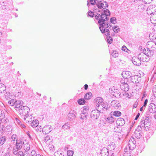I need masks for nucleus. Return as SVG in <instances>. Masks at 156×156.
<instances>
[{"mask_svg":"<svg viewBox=\"0 0 156 156\" xmlns=\"http://www.w3.org/2000/svg\"><path fill=\"white\" fill-rule=\"evenodd\" d=\"M107 121L110 123H112L114 121V119L112 116H111L110 117H108Z\"/></svg>","mask_w":156,"mask_h":156,"instance_id":"nucleus-42","label":"nucleus"},{"mask_svg":"<svg viewBox=\"0 0 156 156\" xmlns=\"http://www.w3.org/2000/svg\"><path fill=\"white\" fill-rule=\"evenodd\" d=\"M156 7L154 5H151L147 9V13L148 15H152L155 12Z\"/></svg>","mask_w":156,"mask_h":156,"instance_id":"nucleus-5","label":"nucleus"},{"mask_svg":"<svg viewBox=\"0 0 156 156\" xmlns=\"http://www.w3.org/2000/svg\"><path fill=\"white\" fill-rule=\"evenodd\" d=\"M38 124V121L37 120H34L31 123V125L33 127H36Z\"/></svg>","mask_w":156,"mask_h":156,"instance_id":"nucleus-27","label":"nucleus"},{"mask_svg":"<svg viewBox=\"0 0 156 156\" xmlns=\"http://www.w3.org/2000/svg\"><path fill=\"white\" fill-rule=\"evenodd\" d=\"M121 89L124 91H127L129 90V86L128 84L125 83H122L120 86Z\"/></svg>","mask_w":156,"mask_h":156,"instance_id":"nucleus-17","label":"nucleus"},{"mask_svg":"<svg viewBox=\"0 0 156 156\" xmlns=\"http://www.w3.org/2000/svg\"><path fill=\"white\" fill-rule=\"evenodd\" d=\"M148 109L151 113H155L156 112V105L153 103H151L148 105Z\"/></svg>","mask_w":156,"mask_h":156,"instance_id":"nucleus-14","label":"nucleus"},{"mask_svg":"<svg viewBox=\"0 0 156 156\" xmlns=\"http://www.w3.org/2000/svg\"><path fill=\"white\" fill-rule=\"evenodd\" d=\"M122 75L124 78L128 79L131 78L133 74L129 71H123L122 72Z\"/></svg>","mask_w":156,"mask_h":156,"instance_id":"nucleus-15","label":"nucleus"},{"mask_svg":"<svg viewBox=\"0 0 156 156\" xmlns=\"http://www.w3.org/2000/svg\"><path fill=\"white\" fill-rule=\"evenodd\" d=\"M37 154H36V152L35 150H33L30 153V156H37Z\"/></svg>","mask_w":156,"mask_h":156,"instance_id":"nucleus-48","label":"nucleus"},{"mask_svg":"<svg viewBox=\"0 0 156 156\" xmlns=\"http://www.w3.org/2000/svg\"><path fill=\"white\" fill-rule=\"evenodd\" d=\"M6 139L5 136H2L0 137V146H2L6 141Z\"/></svg>","mask_w":156,"mask_h":156,"instance_id":"nucleus-29","label":"nucleus"},{"mask_svg":"<svg viewBox=\"0 0 156 156\" xmlns=\"http://www.w3.org/2000/svg\"><path fill=\"white\" fill-rule=\"evenodd\" d=\"M102 12L101 11L100 13L101 14V18L102 19H105V18L107 17V18H109L108 17V16H109L110 15V12L108 9L105 10H102Z\"/></svg>","mask_w":156,"mask_h":156,"instance_id":"nucleus-8","label":"nucleus"},{"mask_svg":"<svg viewBox=\"0 0 156 156\" xmlns=\"http://www.w3.org/2000/svg\"><path fill=\"white\" fill-rule=\"evenodd\" d=\"M156 20V13L155 14H153L151 15L150 20Z\"/></svg>","mask_w":156,"mask_h":156,"instance_id":"nucleus-49","label":"nucleus"},{"mask_svg":"<svg viewBox=\"0 0 156 156\" xmlns=\"http://www.w3.org/2000/svg\"><path fill=\"white\" fill-rule=\"evenodd\" d=\"M73 154V151H67V155L68 156H72Z\"/></svg>","mask_w":156,"mask_h":156,"instance_id":"nucleus-47","label":"nucleus"},{"mask_svg":"<svg viewBox=\"0 0 156 156\" xmlns=\"http://www.w3.org/2000/svg\"><path fill=\"white\" fill-rule=\"evenodd\" d=\"M143 128H142L140 126H138L137 128L136 129L135 131H138V132H140V133H142V129Z\"/></svg>","mask_w":156,"mask_h":156,"instance_id":"nucleus-44","label":"nucleus"},{"mask_svg":"<svg viewBox=\"0 0 156 156\" xmlns=\"http://www.w3.org/2000/svg\"><path fill=\"white\" fill-rule=\"evenodd\" d=\"M136 141L135 140L134 138L132 137L129 140L128 145L126 146V148L127 149L128 148L129 150H133L136 147Z\"/></svg>","mask_w":156,"mask_h":156,"instance_id":"nucleus-3","label":"nucleus"},{"mask_svg":"<svg viewBox=\"0 0 156 156\" xmlns=\"http://www.w3.org/2000/svg\"><path fill=\"white\" fill-rule=\"evenodd\" d=\"M100 112L96 110H94L91 111L90 116L91 118L93 119H97L99 116Z\"/></svg>","mask_w":156,"mask_h":156,"instance_id":"nucleus-7","label":"nucleus"},{"mask_svg":"<svg viewBox=\"0 0 156 156\" xmlns=\"http://www.w3.org/2000/svg\"><path fill=\"white\" fill-rule=\"evenodd\" d=\"M76 112L74 110L70 111L68 115L69 120L71 121L74 119L76 117Z\"/></svg>","mask_w":156,"mask_h":156,"instance_id":"nucleus-13","label":"nucleus"},{"mask_svg":"<svg viewBox=\"0 0 156 156\" xmlns=\"http://www.w3.org/2000/svg\"><path fill=\"white\" fill-rule=\"evenodd\" d=\"M111 105L114 108H116L119 107L120 104L117 100H113L111 102Z\"/></svg>","mask_w":156,"mask_h":156,"instance_id":"nucleus-25","label":"nucleus"},{"mask_svg":"<svg viewBox=\"0 0 156 156\" xmlns=\"http://www.w3.org/2000/svg\"><path fill=\"white\" fill-rule=\"evenodd\" d=\"M90 4L93 5H94L96 4L97 5V2L96 0H90Z\"/></svg>","mask_w":156,"mask_h":156,"instance_id":"nucleus-55","label":"nucleus"},{"mask_svg":"<svg viewBox=\"0 0 156 156\" xmlns=\"http://www.w3.org/2000/svg\"><path fill=\"white\" fill-rule=\"evenodd\" d=\"M108 37H107V41L109 44H111L112 41V38L109 36Z\"/></svg>","mask_w":156,"mask_h":156,"instance_id":"nucleus-45","label":"nucleus"},{"mask_svg":"<svg viewBox=\"0 0 156 156\" xmlns=\"http://www.w3.org/2000/svg\"><path fill=\"white\" fill-rule=\"evenodd\" d=\"M78 103L79 105H83L85 104V101L83 98H81L78 100Z\"/></svg>","mask_w":156,"mask_h":156,"instance_id":"nucleus-35","label":"nucleus"},{"mask_svg":"<svg viewBox=\"0 0 156 156\" xmlns=\"http://www.w3.org/2000/svg\"><path fill=\"white\" fill-rule=\"evenodd\" d=\"M5 98H9L11 99L12 96L11 95H10V93H7L6 92V95H5Z\"/></svg>","mask_w":156,"mask_h":156,"instance_id":"nucleus-53","label":"nucleus"},{"mask_svg":"<svg viewBox=\"0 0 156 156\" xmlns=\"http://www.w3.org/2000/svg\"><path fill=\"white\" fill-rule=\"evenodd\" d=\"M147 44L149 48L151 50L153 49L154 50V49L156 48V43L154 41H148L147 42Z\"/></svg>","mask_w":156,"mask_h":156,"instance_id":"nucleus-20","label":"nucleus"},{"mask_svg":"<svg viewBox=\"0 0 156 156\" xmlns=\"http://www.w3.org/2000/svg\"><path fill=\"white\" fill-rule=\"evenodd\" d=\"M54 155L55 156H58V155L59 156H64V155H63L62 153L60 152V151H57L55 152L54 153Z\"/></svg>","mask_w":156,"mask_h":156,"instance_id":"nucleus-43","label":"nucleus"},{"mask_svg":"<svg viewBox=\"0 0 156 156\" xmlns=\"http://www.w3.org/2000/svg\"><path fill=\"white\" fill-rule=\"evenodd\" d=\"M132 61L133 63L136 66H139L141 64V61L140 59L138 58H138L133 57Z\"/></svg>","mask_w":156,"mask_h":156,"instance_id":"nucleus-16","label":"nucleus"},{"mask_svg":"<svg viewBox=\"0 0 156 156\" xmlns=\"http://www.w3.org/2000/svg\"><path fill=\"white\" fill-rule=\"evenodd\" d=\"M101 14L97 13L95 16V19L98 20V23L100 26L99 28L102 33L105 32V28L106 27H109L107 21L109 20V18L107 17L105 18V19L101 18Z\"/></svg>","mask_w":156,"mask_h":156,"instance_id":"nucleus-1","label":"nucleus"},{"mask_svg":"<svg viewBox=\"0 0 156 156\" xmlns=\"http://www.w3.org/2000/svg\"><path fill=\"white\" fill-rule=\"evenodd\" d=\"M138 58L140 59L141 61L147 62L149 60V56L144 53H140L138 55Z\"/></svg>","mask_w":156,"mask_h":156,"instance_id":"nucleus-6","label":"nucleus"},{"mask_svg":"<svg viewBox=\"0 0 156 156\" xmlns=\"http://www.w3.org/2000/svg\"><path fill=\"white\" fill-rule=\"evenodd\" d=\"M97 6L98 8V12H100V10H99V9L102 8L104 9H106L108 7V3L106 2H97Z\"/></svg>","mask_w":156,"mask_h":156,"instance_id":"nucleus-4","label":"nucleus"},{"mask_svg":"<svg viewBox=\"0 0 156 156\" xmlns=\"http://www.w3.org/2000/svg\"><path fill=\"white\" fill-rule=\"evenodd\" d=\"M145 122H151V120L149 119V117H146L145 119H144Z\"/></svg>","mask_w":156,"mask_h":156,"instance_id":"nucleus-59","label":"nucleus"},{"mask_svg":"<svg viewBox=\"0 0 156 156\" xmlns=\"http://www.w3.org/2000/svg\"><path fill=\"white\" fill-rule=\"evenodd\" d=\"M91 93L90 92H89L86 94L84 96V98L86 99H90L92 97Z\"/></svg>","mask_w":156,"mask_h":156,"instance_id":"nucleus-33","label":"nucleus"},{"mask_svg":"<svg viewBox=\"0 0 156 156\" xmlns=\"http://www.w3.org/2000/svg\"><path fill=\"white\" fill-rule=\"evenodd\" d=\"M112 55L114 57H117L119 55V54L116 51H113L112 53Z\"/></svg>","mask_w":156,"mask_h":156,"instance_id":"nucleus-38","label":"nucleus"},{"mask_svg":"<svg viewBox=\"0 0 156 156\" xmlns=\"http://www.w3.org/2000/svg\"><path fill=\"white\" fill-rule=\"evenodd\" d=\"M23 103L22 101L20 100L17 101H16L15 108L17 111H19L21 107H23Z\"/></svg>","mask_w":156,"mask_h":156,"instance_id":"nucleus-18","label":"nucleus"},{"mask_svg":"<svg viewBox=\"0 0 156 156\" xmlns=\"http://www.w3.org/2000/svg\"><path fill=\"white\" fill-rule=\"evenodd\" d=\"M5 115V113L2 112L1 110H0V118H1L4 117Z\"/></svg>","mask_w":156,"mask_h":156,"instance_id":"nucleus-56","label":"nucleus"},{"mask_svg":"<svg viewBox=\"0 0 156 156\" xmlns=\"http://www.w3.org/2000/svg\"><path fill=\"white\" fill-rule=\"evenodd\" d=\"M50 139V137L49 136H47L44 139V142H46L48 141Z\"/></svg>","mask_w":156,"mask_h":156,"instance_id":"nucleus-58","label":"nucleus"},{"mask_svg":"<svg viewBox=\"0 0 156 156\" xmlns=\"http://www.w3.org/2000/svg\"><path fill=\"white\" fill-rule=\"evenodd\" d=\"M116 123L118 126H122L125 124V121L123 118H119L116 121Z\"/></svg>","mask_w":156,"mask_h":156,"instance_id":"nucleus-22","label":"nucleus"},{"mask_svg":"<svg viewBox=\"0 0 156 156\" xmlns=\"http://www.w3.org/2000/svg\"><path fill=\"white\" fill-rule=\"evenodd\" d=\"M114 93H116L119 96L121 97L122 96L121 93H120L119 91L117 89L116 90H115V91H114Z\"/></svg>","mask_w":156,"mask_h":156,"instance_id":"nucleus-54","label":"nucleus"},{"mask_svg":"<svg viewBox=\"0 0 156 156\" xmlns=\"http://www.w3.org/2000/svg\"><path fill=\"white\" fill-rule=\"evenodd\" d=\"M103 99L101 97H97L94 100V103L96 105V107H97L98 105H99L104 103L103 102Z\"/></svg>","mask_w":156,"mask_h":156,"instance_id":"nucleus-19","label":"nucleus"},{"mask_svg":"<svg viewBox=\"0 0 156 156\" xmlns=\"http://www.w3.org/2000/svg\"><path fill=\"white\" fill-rule=\"evenodd\" d=\"M145 129H146V128L147 127V129H148L151 126V122H145Z\"/></svg>","mask_w":156,"mask_h":156,"instance_id":"nucleus-37","label":"nucleus"},{"mask_svg":"<svg viewBox=\"0 0 156 156\" xmlns=\"http://www.w3.org/2000/svg\"><path fill=\"white\" fill-rule=\"evenodd\" d=\"M122 50L126 52H127V50L128 49L127 48L126 46H123L122 47Z\"/></svg>","mask_w":156,"mask_h":156,"instance_id":"nucleus-60","label":"nucleus"},{"mask_svg":"<svg viewBox=\"0 0 156 156\" xmlns=\"http://www.w3.org/2000/svg\"><path fill=\"white\" fill-rule=\"evenodd\" d=\"M51 126L49 125H46L42 129V132L44 134H47L52 129Z\"/></svg>","mask_w":156,"mask_h":156,"instance_id":"nucleus-12","label":"nucleus"},{"mask_svg":"<svg viewBox=\"0 0 156 156\" xmlns=\"http://www.w3.org/2000/svg\"><path fill=\"white\" fill-rule=\"evenodd\" d=\"M134 133L137 139H139L142 136V133H141L138 131H135Z\"/></svg>","mask_w":156,"mask_h":156,"instance_id":"nucleus-31","label":"nucleus"},{"mask_svg":"<svg viewBox=\"0 0 156 156\" xmlns=\"http://www.w3.org/2000/svg\"><path fill=\"white\" fill-rule=\"evenodd\" d=\"M30 111V109L28 107L23 106L21 107L18 111L20 116L26 122H29L30 121V122L31 116H29L28 114Z\"/></svg>","mask_w":156,"mask_h":156,"instance_id":"nucleus-2","label":"nucleus"},{"mask_svg":"<svg viewBox=\"0 0 156 156\" xmlns=\"http://www.w3.org/2000/svg\"><path fill=\"white\" fill-rule=\"evenodd\" d=\"M6 90V87L3 84L0 83V94L3 93L5 92Z\"/></svg>","mask_w":156,"mask_h":156,"instance_id":"nucleus-26","label":"nucleus"},{"mask_svg":"<svg viewBox=\"0 0 156 156\" xmlns=\"http://www.w3.org/2000/svg\"><path fill=\"white\" fill-rule=\"evenodd\" d=\"M16 150H20L21 149L23 143L21 141H17V139H16Z\"/></svg>","mask_w":156,"mask_h":156,"instance_id":"nucleus-24","label":"nucleus"},{"mask_svg":"<svg viewBox=\"0 0 156 156\" xmlns=\"http://www.w3.org/2000/svg\"><path fill=\"white\" fill-rule=\"evenodd\" d=\"M5 126L3 124H0V131H2L4 129H5Z\"/></svg>","mask_w":156,"mask_h":156,"instance_id":"nucleus-57","label":"nucleus"},{"mask_svg":"<svg viewBox=\"0 0 156 156\" xmlns=\"http://www.w3.org/2000/svg\"><path fill=\"white\" fill-rule=\"evenodd\" d=\"M131 81L133 83H138L141 80V77L138 75H133L131 77Z\"/></svg>","mask_w":156,"mask_h":156,"instance_id":"nucleus-10","label":"nucleus"},{"mask_svg":"<svg viewBox=\"0 0 156 156\" xmlns=\"http://www.w3.org/2000/svg\"><path fill=\"white\" fill-rule=\"evenodd\" d=\"M140 113H138L137 114V115H136L134 120H137V119H138V118L139 117L140 115Z\"/></svg>","mask_w":156,"mask_h":156,"instance_id":"nucleus-64","label":"nucleus"},{"mask_svg":"<svg viewBox=\"0 0 156 156\" xmlns=\"http://www.w3.org/2000/svg\"><path fill=\"white\" fill-rule=\"evenodd\" d=\"M87 110L83 109L80 114V118L82 119L86 120L87 119Z\"/></svg>","mask_w":156,"mask_h":156,"instance_id":"nucleus-21","label":"nucleus"},{"mask_svg":"<svg viewBox=\"0 0 156 156\" xmlns=\"http://www.w3.org/2000/svg\"><path fill=\"white\" fill-rule=\"evenodd\" d=\"M152 91L154 97L156 98V85L153 87Z\"/></svg>","mask_w":156,"mask_h":156,"instance_id":"nucleus-46","label":"nucleus"},{"mask_svg":"<svg viewBox=\"0 0 156 156\" xmlns=\"http://www.w3.org/2000/svg\"><path fill=\"white\" fill-rule=\"evenodd\" d=\"M16 136V135H13L11 137V139H12V141L13 143H15V141H16V139H15Z\"/></svg>","mask_w":156,"mask_h":156,"instance_id":"nucleus-51","label":"nucleus"},{"mask_svg":"<svg viewBox=\"0 0 156 156\" xmlns=\"http://www.w3.org/2000/svg\"><path fill=\"white\" fill-rule=\"evenodd\" d=\"M145 122L144 121V118H143L141 119L140 123V125L139 126H140L144 128H145Z\"/></svg>","mask_w":156,"mask_h":156,"instance_id":"nucleus-30","label":"nucleus"},{"mask_svg":"<svg viewBox=\"0 0 156 156\" xmlns=\"http://www.w3.org/2000/svg\"><path fill=\"white\" fill-rule=\"evenodd\" d=\"M147 102H148V100H147L146 99L144 101V105H143V106H144V109L145 108L147 105Z\"/></svg>","mask_w":156,"mask_h":156,"instance_id":"nucleus-61","label":"nucleus"},{"mask_svg":"<svg viewBox=\"0 0 156 156\" xmlns=\"http://www.w3.org/2000/svg\"><path fill=\"white\" fill-rule=\"evenodd\" d=\"M18 150H16V149H13V154L16 155V156H18V154H19V151H18Z\"/></svg>","mask_w":156,"mask_h":156,"instance_id":"nucleus-40","label":"nucleus"},{"mask_svg":"<svg viewBox=\"0 0 156 156\" xmlns=\"http://www.w3.org/2000/svg\"><path fill=\"white\" fill-rule=\"evenodd\" d=\"M121 115V113L119 111H115L113 112V115L116 117L119 116Z\"/></svg>","mask_w":156,"mask_h":156,"instance_id":"nucleus-34","label":"nucleus"},{"mask_svg":"<svg viewBox=\"0 0 156 156\" xmlns=\"http://www.w3.org/2000/svg\"><path fill=\"white\" fill-rule=\"evenodd\" d=\"M70 123L67 122L65 123L62 127V129L64 130L68 129L70 128Z\"/></svg>","mask_w":156,"mask_h":156,"instance_id":"nucleus-28","label":"nucleus"},{"mask_svg":"<svg viewBox=\"0 0 156 156\" xmlns=\"http://www.w3.org/2000/svg\"><path fill=\"white\" fill-rule=\"evenodd\" d=\"M24 149L26 151H28L30 149V145L28 144H26L25 145Z\"/></svg>","mask_w":156,"mask_h":156,"instance_id":"nucleus-41","label":"nucleus"},{"mask_svg":"<svg viewBox=\"0 0 156 156\" xmlns=\"http://www.w3.org/2000/svg\"><path fill=\"white\" fill-rule=\"evenodd\" d=\"M19 154L18 156H24L23 155V152L21 151H19Z\"/></svg>","mask_w":156,"mask_h":156,"instance_id":"nucleus-62","label":"nucleus"},{"mask_svg":"<svg viewBox=\"0 0 156 156\" xmlns=\"http://www.w3.org/2000/svg\"><path fill=\"white\" fill-rule=\"evenodd\" d=\"M113 31L115 33H118L120 31V29L119 27L117 26H115L114 27H112Z\"/></svg>","mask_w":156,"mask_h":156,"instance_id":"nucleus-36","label":"nucleus"},{"mask_svg":"<svg viewBox=\"0 0 156 156\" xmlns=\"http://www.w3.org/2000/svg\"><path fill=\"white\" fill-rule=\"evenodd\" d=\"M137 104H138V102L137 101H136L133 105V108H136L137 106Z\"/></svg>","mask_w":156,"mask_h":156,"instance_id":"nucleus-63","label":"nucleus"},{"mask_svg":"<svg viewBox=\"0 0 156 156\" xmlns=\"http://www.w3.org/2000/svg\"><path fill=\"white\" fill-rule=\"evenodd\" d=\"M108 106L107 104L106 103H102V104H101L100 105H98L97 107H96V110L98 111L99 112H101V111H102L103 110H106L107 108V107Z\"/></svg>","mask_w":156,"mask_h":156,"instance_id":"nucleus-9","label":"nucleus"},{"mask_svg":"<svg viewBox=\"0 0 156 156\" xmlns=\"http://www.w3.org/2000/svg\"><path fill=\"white\" fill-rule=\"evenodd\" d=\"M100 153L101 156H108L109 155L108 150L106 148H103L101 150Z\"/></svg>","mask_w":156,"mask_h":156,"instance_id":"nucleus-23","label":"nucleus"},{"mask_svg":"<svg viewBox=\"0 0 156 156\" xmlns=\"http://www.w3.org/2000/svg\"><path fill=\"white\" fill-rule=\"evenodd\" d=\"M87 14L88 16L91 17H93L94 16V13L91 11L88 12Z\"/></svg>","mask_w":156,"mask_h":156,"instance_id":"nucleus-52","label":"nucleus"},{"mask_svg":"<svg viewBox=\"0 0 156 156\" xmlns=\"http://www.w3.org/2000/svg\"><path fill=\"white\" fill-rule=\"evenodd\" d=\"M107 28H105V32L103 33H105V31L106 34H105L107 36H108L110 35V34H109L110 31L108 29H106Z\"/></svg>","mask_w":156,"mask_h":156,"instance_id":"nucleus-50","label":"nucleus"},{"mask_svg":"<svg viewBox=\"0 0 156 156\" xmlns=\"http://www.w3.org/2000/svg\"><path fill=\"white\" fill-rule=\"evenodd\" d=\"M154 49L151 50L149 48H144L143 50V53L144 54L147 55L148 56H151L154 53Z\"/></svg>","mask_w":156,"mask_h":156,"instance_id":"nucleus-11","label":"nucleus"},{"mask_svg":"<svg viewBox=\"0 0 156 156\" xmlns=\"http://www.w3.org/2000/svg\"><path fill=\"white\" fill-rule=\"evenodd\" d=\"M116 19L115 17H112L111 18L110 22L113 24H115L116 23Z\"/></svg>","mask_w":156,"mask_h":156,"instance_id":"nucleus-39","label":"nucleus"},{"mask_svg":"<svg viewBox=\"0 0 156 156\" xmlns=\"http://www.w3.org/2000/svg\"><path fill=\"white\" fill-rule=\"evenodd\" d=\"M16 101L15 100L12 99L9 101L8 104L11 106H15Z\"/></svg>","mask_w":156,"mask_h":156,"instance_id":"nucleus-32","label":"nucleus"}]
</instances>
